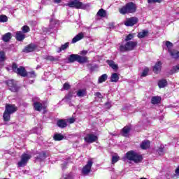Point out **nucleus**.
Segmentation results:
<instances>
[{"mask_svg":"<svg viewBox=\"0 0 179 179\" xmlns=\"http://www.w3.org/2000/svg\"><path fill=\"white\" fill-rule=\"evenodd\" d=\"M93 166V161L89 160L86 165L83 166L82 169V173L84 176H87L90 171H92V166Z\"/></svg>","mask_w":179,"mask_h":179,"instance_id":"nucleus-12","label":"nucleus"},{"mask_svg":"<svg viewBox=\"0 0 179 179\" xmlns=\"http://www.w3.org/2000/svg\"><path fill=\"white\" fill-rule=\"evenodd\" d=\"M108 78V76L107 74H103L101 75L98 80V83H103V82H106Z\"/></svg>","mask_w":179,"mask_h":179,"instance_id":"nucleus-32","label":"nucleus"},{"mask_svg":"<svg viewBox=\"0 0 179 179\" xmlns=\"http://www.w3.org/2000/svg\"><path fill=\"white\" fill-rule=\"evenodd\" d=\"M110 68L114 71H117L118 69V65L114 63L113 65L110 66Z\"/></svg>","mask_w":179,"mask_h":179,"instance_id":"nucleus-47","label":"nucleus"},{"mask_svg":"<svg viewBox=\"0 0 179 179\" xmlns=\"http://www.w3.org/2000/svg\"><path fill=\"white\" fill-rule=\"evenodd\" d=\"M29 78H36V73L32 71L28 73V76Z\"/></svg>","mask_w":179,"mask_h":179,"instance_id":"nucleus-44","label":"nucleus"},{"mask_svg":"<svg viewBox=\"0 0 179 179\" xmlns=\"http://www.w3.org/2000/svg\"><path fill=\"white\" fill-rule=\"evenodd\" d=\"M22 32L24 34L29 33L30 31V27L27 25H24L22 27Z\"/></svg>","mask_w":179,"mask_h":179,"instance_id":"nucleus-38","label":"nucleus"},{"mask_svg":"<svg viewBox=\"0 0 179 179\" xmlns=\"http://www.w3.org/2000/svg\"><path fill=\"white\" fill-rule=\"evenodd\" d=\"M140 148L143 150H146L150 148V141L149 140H144L140 145Z\"/></svg>","mask_w":179,"mask_h":179,"instance_id":"nucleus-20","label":"nucleus"},{"mask_svg":"<svg viewBox=\"0 0 179 179\" xmlns=\"http://www.w3.org/2000/svg\"><path fill=\"white\" fill-rule=\"evenodd\" d=\"M138 6L134 2L127 3L124 6L119 8V13L121 15L134 14L136 12Z\"/></svg>","mask_w":179,"mask_h":179,"instance_id":"nucleus-2","label":"nucleus"},{"mask_svg":"<svg viewBox=\"0 0 179 179\" xmlns=\"http://www.w3.org/2000/svg\"><path fill=\"white\" fill-rule=\"evenodd\" d=\"M57 125L59 128L64 129V128H66V127H68V123H66V120L64 119H59L57 122Z\"/></svg>","mask_w":179,"mask_h":179,"instance_id":"nucleus-19","label":"nucleus"},{"mask_svg":"<svg viewBox=\"0 0 179 179\" xmlns=\"http://www.w3.org/2000/svg\"><path fill=\"white\" fill-rule=\"evenodd\" d=\"M68 61L70 64H73V62H78L79 64H86L89 61V58L86 56H80L76 54H72L69 57Z\"/></svg>","mask_w":179,"mask_h":179,"instance_id":"nucleus-6","label":"nucleus"},{"mask_svg":"<svg viewBox=\"0 0 179 179\" xmlns=\"http://www.w3.org/2000/svg\"><path fill=\"white\" fill-rule=\"evenodd\" d=\"M31 159V155L26 153H23L21 155V159L20 162L17 163V166L18 167H24L26 164H27L28 162L29 159Z\"/></svg>","mask_w":179,"mask_h":179,"instance_id":"nucleus-10","label":"nucleus"},{"mask_svg":"<svg viewBox=\"0 0 179 179\" xmlns=\"http://www.w3.org/2000/svg\"><path fill=\"white\" fill-rule=\"evenodd\" d=\"M177 72H179V64L173 66L172 69L170 70L169 73L170 75H174V73H177Z\"/></svg>","mask_w":179,"mask_h":179,"instance_id":"nucleus-31","label":"nucleus"},{"mask_svg":"<svg viewBox=\"0 0 179 179\" xmlns=\"http://www.w3.org/2000/svg\"><path fill=\"white\" fill-rule=\"evenodd\" d=\"M94 96H96V97H98V99H103V95L100 93V92H95L94 93Z\"/></svg>","mask_w":179,"mask_h":179,"instance_id":"nucleus-45","label":"nucleus"},{"mask_svg":"<svg viewBox=\"0 0 179 179\" xmlns=\"http://www.w3.org/2000/svg\"><path fill=\"white\" fill-rule=\"evenodd\" d=\"M87 54V50H83L80 52V55H86Z\"/></svg>","mask_w":179,"mask_h":179,"instance_id":"nucleus-51","label":"nucleus"},{"mask_svg":"<svg viewBox=\"0 0 179 179\" xmlns=\"http://www.w3.org/2000/svg\"><path fill=\"white\" fill-rule=\"evenodd\" d=\"M163 0H148V3H162Z\"/></svg>","mask_w":179,"mask_h":179,"instance_id":"nucleus-41","label":"nucleus"},{"mask_svg":"<svg viewBox=\"0 0 179 179\" xmlns=\"http://www.w3.org/2000/svg\"><path fill=\"white\" fill-rule=\"evenodd\" d=\"M166 48H168V52L170 54V56L173 59H178L179 58V51L176 50V49H172L173 48V43L167 41L166 42Z\"/></svg>","mask_w":179,"mask_h":179,"instance_id":"nucleus-8","label":"nucleus"},{"mask_svg":"<svg viewBox=\"0 0 179 179\" xmlns=\"http://www.w3.org/2000/svg\"><path fill=\"white\" fill-rule=\"evenodd\" d=\"M175 173L176 174H179V166L176 168Z\"/></svg>","mask_w":179,"mask_h":179,"instance_id":"nucleus-53","label":"nucleus"},{"mask_svg":"<svg viewBox=\"0 0 179 179\" xmlns=\"http://www.w3.org/2000/svg\"><path fill=\"white\" fill-rule=\"evenodd\" d=\"M63 89L64 90H69L71 89V85L68 83H65L63 85Z\"/></svg>","mask_w":179,"mask_h":179,"instance_id":"nucleus-43","label":"nucleus"},{"mask_svg":"<svg viewBox=\"0 0 179 179\" xmlns=\"http://www.w3.org/2000/svg\"><path fill=\"white\" fill-rule=\"evenodd\" d=\"M34 101L33 107L35 111H41V110H47V106L43 105L41 102L36 101L34 100H32Z\"/></svg>","mask_w":179,"mask_h":179,"instance_id":"nucleus-14","label":"nucleus"},{"mask_svg":"<svg viewBox=\"0 0 179 179\" xmlns=\"http://www.w3.org/2000/svg\"><path fill=\"white\" fill-rule=\"evenodd\" d=\"M54 141H61L64 139V135L61 134L56 133L53 136Z\"/></svg>","mask_w":179,"mask_h":179,"instance_id":"nucleus-26","label":"nucleus"},{"mask_svg":"<svg viewBox=\"0 0 179 179\" xmlns=\"http://www.w3.org/2000/svg\"><path fill=\"white\" fill-rule=\"evenodd\" d=\"M11 69L14 73H17L18 76H22V78H26L29 76L24 66H20V67H17V64L16 62H13Z\"/></svg>","mask_w":179,"mask_h":179,"instance_id":"nucleus-5","label":"nucleus"},{"mask_svg":"<svg viewBox=\"0 0 179 179\" xmlns=\"http://www.w3.org/2000/svg\"><path fill=\"white\" fill-rule=\"evenodd\" d=\"M6 59V53L3 50L0 51V64H3Z\"/></svg>","mask_w":179,"mask_h":179,"instance_id":"nucleus-28","label":"nucleus"},{"mask_svg":"<svg viewBox=\"0 0 179 179\" xmlns=\"http://www.w3.org/2000/svg\"><path fill=\"white\" fill-rule=\"evenodd\" d=\"M162 101V97L159 96H152L151 99L152 104H159Z\"/></svg>","mask_w":179,"mask_h":179,"instance_id":"nucleus-24","label":"nucleus"},{"mask_svg":"<svg viewBox=\"0 0 179 179\" xmlns=\"http://www.w3.org/2000/svg\"><path fill=\"white\" fill-rule=\"evenodd\" d=\"M105 106H106V108H108V109L111 108V103H110V102H106V103H105Z\"/></svg>","mask_w":179,"mask_h":179,"instance_id":"nucleus-49","label":"nucleus"},{"mask_svg":"<svg viewBox=\"0 0 179 179\" xmlns=\"http://www.w3.org/2000/svg\"><path fill=\"white\" fill-rule=\"evenodd\" d=\"M97 16H100V17H106L107 16V12L106 10L101 8L96 13Z\"/></svg>","mask_w":179,"mask_h":179,"instance_id":"nucleus-27","label":"nucleus"},{"mask_svg":"<svg viewBox=\"0 0 179 179\" xmlns=\"http://www.w3.org/2000/svg\"><path fill=\"white\" fill-rule=\"evenodd\" d=\"M64 179H72V176L68 175L66 178H64Z\"/></svg>","mask_w":179,"mask_h":179,"instance_id":"nucleus-54","label":"nucleus"},{"mask_svg":"<svg viewBox=\"0 0 179 179\" xmlns=\"http://www.w3.org/2000/svg\"><path fill=\"white\" fill-rule=\"evenodd\" d=\"M140 179H148V178H141Z\"/></svg>","mask_w":179,"mask_h":179,"instance_id":"nucleus-58","label":"nucleus"},{"mask_svg":"<svg viewBox=\"0 0 179 179\" xmlns=\"http://www.w3.org/2000/svg\"><path fill=\"white\" fill-rule=\"evenodd\" d=\"M134 37H135L134 34H129L124 38V41L126 42L131 41V40H134Z\"/></svg>","mask_w":179,"mask_h":179,"instance_id":"nucleus-35","label":"nucleus"},{"mask_svg":"<svg viewBox=\"0 0 179 179\" xmlns=\"http://www.w3.org/2000/svg\"><path fill=\"white\" fill-rule=\"evenodd\" d=\"M17 111V106L12 103H6L5 110L3 114V120L4 122H9L10 121V115Z\"/></svg>","mask_w":179,"mask_h":179,"instance_id":"nucleus-1","label":"nucleus"},{"mask_svg":"<svg viewBox=\"0 0 179 179\" xmlns=\"http://www.w3.org/2000/svg\"><path fill=\"white\" fill-rule=\"evenodd\" d=\"M162 65H163V63H162L161 61L157 62L155 65L152 67V72H154V73L156 75L160 73L162 71Z\"/></svg>","mask_w":179,"mask_h":179,"instance_id":"nucleus-16","label":"nucleus"},{"mask_svg":"<svg viewBox=\"0 0 179 179\" xmlns=\"http://www.w3.org/2000/svg\"><path fill=\"white\" fill-rule=\"evenodd\" d=\"M85 34L83 32L78 33L71 41L72 44H75V43H78V41H80L83 38H84Z\"/></svg>","mask_w":179,"mask_h":179,"instance_id":"nucleus-18","label":"nucleus"},{"mask_svg":"<svg viewBox=\"0 0 179 179\" xmlns=\"http://www.w3.org/2000/svg\"><path fill=\"white\" fill-rule=\"evenodd\" d=\"M66 6H69V8H74V9H83L85 10L87 8L90 7V4L83 3L80 0H72L66 4Z\"/></svg>","mask_w":179,"mask_h":179,"instance_id":"nucleus-4","label":"nucleus"},{"mask_svg":"<svg viewBox=\"0 0 179 179\" xmlns=\"http://www.w3.org/2000/svg\"><path fill=\"white\" fill-rule=\"evenodd\" d=\"M45 59L47 61H50L51 62H57L58 60L53 56H46Z\"/></svg>","mask_w":179,"mask_h":179,"instance_id":"nucleus-36","label":"nucleus"},{"mask_svg":"<svg viewBox=\"0 0 179 179\" xmlns=\"http://www.w3.org/2000/svg\"><path fill=\"white\" fill-rule=\"evenodd\" d=\"M138 45V41H128L125 45H120L119 50L120 52H127L128 51H134L135 48Z\"/></svg>","mask_w":179,"mask_h":179,"instance_id":"nucleus-7","label":"nucleus"},{"mask_svg":"<svg viewBox=\"0 0 179 179\" xmlns=\"http://www.w3.org/2000/svg\"><path fill=\"white\" fill-rule=\"evenodd\" d=\"M90 70H91V71H94V66H91V67H90Z\"/></svg>","mask_w":179,"mask_h":179,"instance_id":"nucleus-56","label":"nucleus"},{"mask_svg":"<svg viewBox=\"0 0 179 179\" xmlns=\"http://www.w3.org/2000/svg\"><path fill=\"white\" fill-rule=\"evenodd\" d=\"M148 73H149V68L145 67L141 73V77L145 78V76H148Z\"/></svg>","mask_w":179,"mask_h":179,"instance_id":"nucleus-39","label":"nucleus"},{"mask_svg":"<svg viewBox=\"0 0 179 179\" xmlns=\"http://www.w3.org/2000/svg\"><path fill=\"white\" fill-rule=\"evenodd\" d=\"M6 85L8 86V90L13 93H17L19 92L20 87L17 86V84L15 83V80H8L6 81Z\"/></svg>","mask_w":179,"mask_h":179,"instance_id":"nucleus-9","label":"nucleus"},{"mask_svg":"<svg viewBox=\"0 0 179 179\" xmlns=\"http://www.w3.org/2000/svg\"><path fill=\"white\" fill-rule=\"evenodd\" d=\"M118 160H120V157L113 156L112 157V164H115V163H117V162H118Z\"/></svg>","mask_w":179,"mask_h":179,"instance_id":"nucleus-40","label":"nucleus"},{"mask_svg":"<svg viewBox=\"0 0 179 179\" xmlns=\"http://www.w3.org/2000/svg\"><path fill=\"white\" fill-rule=\"evenodd\" d=\"M158 153L160 155L161 153H163V152H164V149L162 147H160L158 150H157Z\"/></svg>","mask_w":179,"mask_h":179,"instance_id":"nucleus-50","label":"nucleus"},{"mask_svg":"<svg viewBox=\"0 0 179 179\" xmlns=\"http://www.w3.org/2000/svg\"><path fill=\"white\" fill-rule=\"evenodd\" d=\"M99 137L94 134H87L85 137H84V141L86 143H94L97 142Z\"/></svg>","mask_w":179,"mask_h":179,"instance_id":"nucleus-11","label":"nucleus"},{"mask_svg":"<svg viewBox=\"0 0 179 179\" xmlns=\"http://www.w3.org/2000/svg\"><path fill=\"white\" fill-rule=\"evenodd\" d=\"M61 1H62V0H54V2L55 3H59L61 2Z\"/></svg>","mask_w":179,"mask_h":179,"instance_id":"nucleus-55","label":"nucleus"},{"mask_svg":"<svg viewBox=\"0 0 179 179\" xmlns=\"http://www.w3.org/2000/svg\"><path fill=\"white\" fill-rule=\"evenodd\" d=\"M73 97V92H69L66 96V100H71Z\"/></svg>","mask_w":179,"mask_h":179,"instance_id":"nucleus-42","label":"nucleus"},{"mask_svg":"<svg viewBox=\"0 0 179 179\" xmlns=\"http://www.w3.org/2000/svg\"><path fill=\"white\" fill-rule=\"evenodd\" d=\"M120 80V77L118 76V74L117 73H112L110 76V82L117 83Z\"/></svg>","mask_w":179,"mask_h":179,"instance_id":"nucleus-25","label":"nucleus"},{"mask_svg":"<svg viewBox=\"0 0 179 179\" xmlns=\"http://www.w3.org/2000/svg\"><path fill=\"white\" fill-rule=\"evenodd\" d=\"M36 50H37V45L32 43L25 46L22 51L26 52V54H29V52H33Z\"/></svg>","mask_w":179,"mask_h":179,"instance_id":"nucleus-15","label":"nucleus"},{"mask_svg":"<svg viewBox=\"0 0 179 179\" xmlns=\"http://www.w3.org/2000/svg\"><path fill=\"white\" fill-rule=\"evenodd\" d=\"M131 129H132V127L131 125L124 126L121 130L122 135L125 138H127V136L129 135V133L131 132Z\"/></svg>","mask_w":179,"mask_h":179,"instance_id":"nucleus-17","label":"nucleus"},{"mask_svg":"<svg viewBox=\"0 0 179 179\" xmlns=\"http://www.w3.org/2000/svg\"><path fill=\"white\" fill-rule=\"evenodd\" d=\"M67 121L69 122V124H73L75 121H76V119H75V117H70Z\"/></svg>","mask_w":179,"mask_h":179,"instance_id":"nucleus-46","label":"nucleus"},{"mask_svg":"<svg viewBox=\"0 0 179 179\" xmlns=\"http://www.w3.org/2000/svg\"><path fill=\"white\" fill-rule=\"evenodd\" d=\"M12 38V34L10 32L6 33L2 36L1 40L4 41V43H8Z\"/></svg>","mask_w":179,"mask_h":179,"instance_id":"nucleus-22","label":"nucleus"},{"mask_svg":"<svg viewBox=\"0 0 179 179\" xmlns=\"http://www.w3.org/2000/svg\"><path fill=\"white\" fill-rule=\"evenodd\" d=\"M15 38L17 41H23L26 38V35L21 31H17L15 34Z\"/></svg>","mask_w":179,"mask_h":179,"instance_id":"nucleus-21","label":"nucleus"},{"mask_svg":"<svg viewBox=\"0 0 179 179\" xmlns=\"http://www.w3.org/2000/svg\"><path fill=\"white\" fill-rule=\"evenodd\" d=\"M62 169H65L68 166V162H64V164H62Z\"/></svg>","mask_w":179,"mask_h":179,"instance_id":"nucleus-52","label":"nucleus"},{"mask_svg":"<svg viewBox=\"0 0 179 179\" xmlns=\"http://www.w3.org/2000/svg\"><path fill=\"white\" fill-rule=\"evenodd\" d=\"M0 22L1 23H5L8 22V16L5 15H0Z\"/></svg>","mask_w":179,"mask_h":179,"instance_id":"nucleus-37","label":"nucleus"},{"mask_svg":"<svg viewBox=\"0 0 179 179\" xmlns=\"http://www.w3.org/2000/svg\"><path fill=\"white\" fill-rule=\"evenodd\" d=\"M106 63L108 64V65H109V66H112L115 63L114 61L113 60H107Z\"/></svg>","mask_w":179,"mask_h":179,"instance_id":"nucleus-48","label":"nucleus"},{"mask_svg":"<svg viewBox=\"0 0 179 179\" xmlns=\"http://www.w3.org/2000/svg\"><path fill=\"white\" fill-rule=\"evenodd\" d=\"M47 113V109H43V114H45Z\"/></svg>","mask_w":179,"mask_h":179,"instance_id":"nucleus-57","label":"nucleus"},{"mask_svg":"<svg viewBox=\"0 0 179 179\" xmlns=\"http://www.w3.org/2000/svg\"><path fill=\"white\" fill-rule=\"evenodd\" d=\"M68 47H69V42L66 43L64 45H62V46L59 48V50H57V52H62V51H64V50H66V48H68Z\"/></svg>","mask_w":179,"mask_h":179,"instance_id":"nucleus-34","label":"nucleus"},{"mask_svg":"<svg viewBox=\"0 0 179 179\" xmlns=\"http://www.w3.org/2000/svg\"><path fill=\"white\" fill-rule=\"evenodd\" d=\"M149 34V31L143 30L141 32H139L138 34V38H143L145 37H147V36Z\"/></svg>","mask_w":179,"mask_h":179,"instance_id":"nucleus-30","label":"nucleus"},{"mask_svg":"<svg viewBox=\"0 0 179 179\" xmlns=\"http://www.w3.org/2000/svg\"><path fill=\"white\" fill-rule=\"evenodd\" d=\"M167 80L166 79H162L158 81V87L159 89H163L167 86Z\"/></svg>","mask_w":179,"mask_h":179,"instance_id":"nucleus-23","label":"nucleus"},{"mask_svg":"<svg viewBox=\"0 0 179 179\" xmlns=\"http://www.w3.org/2000/svg\"><path fill=\"white\" fill-rule=\"evenodd\" d=\"M139 22V20L136 17H131L126 20L124 22L125 26H127L128 27H132V26H134V24H136Z\"/></svg>","mask_w":179,"mask_h":179,"instance_id":"nucleus-13","label":"nucleus"},{"mask_svg":"<svg viewBox=\"0 0 179 179\" xmlns=\"http://www.w3.org/2000/svg\"><path fill=\"white\" fill-rule=\"evenodd\" d=\"M125 157L126 159H127V160H129L130 162H134L136 164L142 163L143 160V156L134 150L128 151L125 154Z\"/></svg>","mask_w":179,"mask_h":179,"instance_id":"nucleus-3","label":"nucleus"},{"mask_svg":"<svg viewBox=\"0 0 179 179\" xmlns=\"http://www.w3.org/2000/svg\"><path fill=\"white\" fill-rule=\"evenodd\" d=\"M46 157L47 153L45 152H43L42 154H39L38 156L36 157V159L43 162L44 159H46Z\"/></svg>","mask_w":179,"mask_h":179,"instance_id":"nucleus-29","label":"nucleus"},{"mask_svg":"<svg viewBox=\"0 0 179 179\" xmlns=\"http://www.w3.org/2000/svg\"><path fill=\"white\" fill-rule=\"evenodd\" d=\"M77 96L78 97H83L84 96H86V89L79 90L77 92Z\"/></svg>","mask_w":179,"mask_h":179,"instance_id":"nucleus-33","label":"nucleus"}]
</instances>
